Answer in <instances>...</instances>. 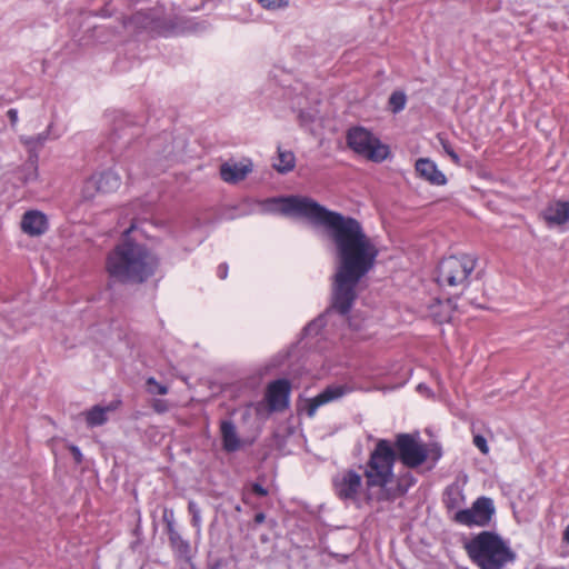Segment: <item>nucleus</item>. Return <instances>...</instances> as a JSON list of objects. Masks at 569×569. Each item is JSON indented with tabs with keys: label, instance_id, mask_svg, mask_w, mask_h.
Instances as JSON below:
<instances>
[{
	"label": "nucleus",
	"instance_id": "obj_25",
	"mask_svg": "<svg viewBox=\"0 0 569 569\" xmlns=\"http://www.w3.org/2000/svg\"><path fill=\"white\" fill-rule=\"evenodd\" d=\"M147 391L150 395H167L168 393V387L164 385L159 383L153 377H150L147 379Z\"/></svg>",
	"mask_w": 569,
	"mask_h": 569
},
{
	"label": "nucleus",
	"instance_id": "obj_47",
	"mask_svg": "<svg viewBox=\"0 0 569 569\" xmlns=\"http://www.w3.org/2000/svg\"><path fill=\"white\" fill-rule=\"evenodd\" d=\"M157 143V140L152 141L151 148H154V144Z\"/></svg>",
	"mask_w": 569,
	"mask_h": 569
},
{
	"label": "nucleus",
	"instance_id": "obj_9",
	"mask_svg": "<svg viewBox=\"0 0 569 569\" xmlns=\"http://www.w3.org/2000/svg\"><path fill=\"white\" fill-rule=\"evenodd\" d=\"M495 511L492 499L479 497L471 508L458 510L453 516V520L468 527H486L490 523Z\"/></svg>",
	"mask_w": 569,
	"mask_h": 569
},
{
	"label": "nucleus",
	"instance_id": "obj_32",
	"mask_svg": "<svg viewBox=\"0 0 569 569\" xmlns=\"http://www.w3.org/2000/svg\"><path fill=\"white\" fill-rule=\"evenodd\" d=\"M69 450H70L76 463H78V465L81 463L83 460V456H82L79 447H77L74 445H70Z\"/></svg>",
	"mask_w": 569,
	"mask_h": 569
},
{
	"label": "nucleus",
	"instance_id": "obj_33",
	"mask_svg": "<svg viewBox=\"0 0 569 569\" xmlns=\"http://www.w3.org/2000/svg\"><path fill=\"white\" fill-rule=\"evenodd\" d=\"M299 120H300L301 126H306L313 121V116L309 112L300 111Z\"/></svg>",
	"mask_w": 569,
	"mask_h": 569
},
{
	"label": "nucleus",
	"instance_id": "obj_21",
	"mask_svg": "<svg viewBox=\"0 0 569 569\" xmlns=\"http://www.w3.org/2000/svg\"><path fill=\"white\" fill-rule=\"evenodd\" d=\"M296 158L291 151L278 150V161L273 163V168L280 173H287L295 168Z\"/></svg>",
	"mask_w": 569,
	"mask_h": 569
},
{
	"label": "nucleus",
	"instance_id": "obj_24",
	"mask_svg": "<svg viewBox=\"0 0 569 569\" xmlns=\"http://www.w3.org/2000/svg\"><path fill=\"white\" fill-rule=\"evenodd\" d=\"M407 97L401 91H395L389 98V104L393 113H398L406 107Z\"/></svg>",
	"mask_w": 569,
	"mask_h": 569
},
{
	"label": "nucleus",
	"instance_id": "obj_28",
	"mask_svg": "<svg viewBox=\"0 0 569 569\" xmlns=\"http://www.w3.org/2000/svg\"><path fill=\"white\" fill-rule=\"evenodd\" d=\"M412 482H413V478L412 477L409 478V481L406 485H402L401 482H399L398 487H397V491L393 492L392 495H387L386 498L387 499H393V498H396L398 496L405 495L407 492L409 486L412 485Z\"/></svg>",
	"mask_w": 569,
	"mask_h": 569
},
{
	"label": "nucleus",
	"instance_id": "obj_35",
	"mask_svg": "<svg viewBox=\"0 0 569 569\" xmlns=\"http://www.w3.org/2000/svg\"><path fill=\"white\" fill-rule=\"evenodd\" d=\"M7 116L10 120L11 126H16L18 122V111L16 109H9Z\"/></svg>",
	"mask_w": 569,
	"mask_h": 569
},
{
	"label": "nucleus",
	"instance_id": "obj_3",
	"mask_svg": "<svg viewBox=\"0 0 569 569\" xmlns=\"http://www.w3.org/2000/svg\"><path fill=\"white\" fill-rule=\"evenodd\" d=\"M463 548L480 569H505L516 560L515 551L493 531H481L466 541Z\"/></svg>",
	"mask_w": 569,
	"mask_h": 569
},
{
	"label": "nucleus",
	"instance_id": "obj_11",
	"mask_svg": "<svg viewBox=\"0 0 569 569\" xmlns=\"http://www.w3.org/2000/svg\"><path fill=\"white\" fill-rule=\"evenodd\" d=\"M351 388L346 385H331L328 386L323 391H321L318 396L313 397L309 400L306 412L308 417H313L319 407L329 403L331 401L338 400L349 393Z\"/></svg>",
	"mask_w": 569,
	"mask_h": 569
},
{
	"label": "nucleus",
	"instance_id": "obj_14",
	"mask_svg": "<svg viewBox=\"0 0 569 569\" xmlns=\"http://www.w3.org/2000/svg\"><path fill=\"white\" fill-rule=\"evenodd\" d=\"M416 171L431 184L443 186L447 182L446 176L438 169L437 164L428 158L417 160Z\"/></svg>",
	"mask_w": 569,
	"mask_h": 569
},
{
	"label": "nucleus",
	"instance_id": "obj_37",
	"mask_svg": "<svg viewBox=\"0 0 569 569\" xmlns=\"http://www.w3.org/2000/svg\"><path fill=\"white\" fill-rule=\"evenodd\" d=\"M164 520L167 521V529H168V535H169V538H170L172 531H176L174 527H173V521L169 520L166 516H164Z\"/></svg>",
	"mask_w": 569,
	"mask_h": 569
},
{
	"label": "nucleus",
	"instance_id": "obj_45",
	"mask_svg": "<svg viewBox=\"0 0 569 569\" xmlns=\"http://www.w3.org/2000/svg\"><path fill=\"white\" fill-rule=\"evenodd\" d=\"M157 143V140L152 141L151 148H154V144Z\"/></svg>",
	"mask_w": 569,
	"mask_h": 569
},
{
	"label": "nucleus",
	"instance_id": "obj_26",
	"mask_svg": "<svg viewBox=\"0 0 569 569\" xmlns=\"http://www.w3.org/2000/svg\"><path fill=\"white\" fill-rule=\"evenodd\" d=\"M188 510L192 516V520H191L192 526L198 528V530H199L200 523H201V517H200V509H199L198 505L194 501H189Z\"/></svg>",
	"mask_w": 569,
	"mask_h": 569
},
{
	"label": "nucleus",
	"instance_id": "obj_42",
	"mask_svg": "<svg viewBox=\"0 0 569 569\" xmlns=\"http://www.w3.org/2000/svg\"><path fill=\"white\" fill-rule=\"evenodd\" d=\"M417 389L422 392V391H429L428 387L425 385V383H420L418 385Z\"/></svg>",
	"mask_w": 569,
	"mask_h": 569
},
{
	"label": "nucleus",
	"instance_id": "obj_34",
	"mask_svg": "<svg viewBox=\"0 0 569 569\" xmlns=\"http://www.w3.org/2000/svg\"><path fill=\"white\" fill-rule=\"evenodd\" d=\"M252 492L259 497H264L268 495V490L264 487H262L260 483L252 485Z\"/></svg>",
	"mask_w": 569,
	"mask_h": 569
},
{
	"label": "nucleus",
	"instance_id": "obj_18",
	"mask_svg": "<svg viewBox=\"0 0 569 569\" xmlns=\"http://www.w3.org/2000/svg\"><path fill=\"white\" fill-rule=\"evenodd\" d=\"M96 176L101 193L112 192L120 187V177L111 170Z\"/></svg>",
	"mask_w": 569,
	"mask_h": 569
},
{
	"label": "nucleus",
	"instance_id": "obj_16",
	"mask_svg": "<svg viewBox=\"0 0 569 569\" xmlns=\"http://www.w3.org/2000/svg\"><path fill=\"white\" fill-rule=\"evenodd\" d=\"M222 448L227 452H234L241 448V440L237 433L234 423L231 420H223L220 423Z\"/></svg>",
	"mask_w": 569,
	"mask_h": 569
},
{
	"label": "nucleus",
	"instance_id": "obj_13",
	"mask_svg": "<svg viewBox=\"0 0 569 569\" xmlns=\"http://www.w3.org/2000/svg\"><path fill=\"white\" fill-rule=\"evenodd\" d=\"M22 231L31 237L43 234L48 230V220L44 213L38 210L24 212L21 219Z\"/></svg>",
	"mask_w": 569,
	"mask_h": 569
},
{
	"label": "nucleus",
	"instance_id": "obj_41",
	"mask_svg": "<svg viewBox=\"0 0 569 569\" xmlns=\"http://www.w3.org/2000/svg\"><path fill=\"white\" fill-rule=\"evenodd\" d=\"M563 540L569 543V525L567 526V528L565 529L563 531Z\"/></svg>",
	"mask_w": 569,
	"mask_h": 569
},
{
	"label": "nucleus",
	"instance_id": "obj_27",
	"mask_svg": "<svg viewBox=\"0 0 569 569\" xmlns=\"http://www.w3.org/2000/svg\"><path fill=\"white\" fill-rule=\"evenodd\" d=\"M263 8L267 9H280L286 8L289 4L288 0H258Z\"/></svg>",
	"mask_w": 569,
	"mask_h": 569
},
{
	"label": "nucleus",
	"instance_id": "obj_8",
	"mask_svg": "<svg viewBox=\"0 0 569 569\" xmlns=\"http://www.w3.org/2000/svg\"><path fill=\"white\" fill-rule=\"evenodd\" d=\"M393 448L397 458L408 468H417L428 458L426 446L410 433H399Z\"/></svg>",
	"mask_w": 569,
	"mask_h": 569
},
{
	"label": "nucleus",
	"instance_id": "obj_6",
	"mask_svg": "<svg viewBox=\"0 0 569 569\" xmlns=\"http://www.w3.org/2000/svg\"><path fill=\"white\" fill-rule=\"evenodd\" d=\"M477 259L472 256H450L441 260L438 267L437 281L439 284L457 287L465 284L470 273L475 270Z\"/></svg>",
	"mask_w": 569,
	"mask_h": 569
},
{
	"label": "nucleus",
	"instance_id": "obj_23",
	"mask_svg": "<svg viewBox=\"0 0 569 569\" xmlns=\"http://www.w3.org/2000/svg\"><path fill=\"white\" fill-rule=\"evenodd\" d=\"M171 547L180 555L187 556L190 550V545L187 540H184L179 532L172 531L171 537L169 538Z\"/></svg>",
	"mask_w": 569,
	"mask_h": 569
},
{
	"label": "nucleus",
	"instance_id": "obj_15",
	"mask_svg": "<svg viewBox=\"0 0 569 569\" xmlns=\"http://www.w3.org/2000/svg\"><path fill=\"white\" fill-rule=\"evenodd\" d=\"M251 170V164L224 162L220 167V176L228 183H237L243 180Z\"/></svg>",
	"mask_w": 569,
	"mask_h": 569
},
{
	"label": "nucleus",
	"instance_id": "obj_4",
	"mask_svg": "<svg viewBox=\"0 0 569 569\" xmlns=\"http://www.w3.org/2000/svg\"><path fill=\"white\" fill-rule=\"evenodd\" d=\"M397 461V452L393 445L386 439H379L375 449L370 452L365 468L366 483L368 488H386L393 479V466Z\"/></svg>",
	"mask_w": 569,
	"mask_h": 569
},
{
	"label": "nucleus",
	"instance_id": "obj_40",
	"mask_svg": "<svg viewBox=\"0 0 569 569\" xmlns=\"http://www.w3.org/2000/svg\"><path fill=\"white\" fill-rule=\"evenodd\" d=\"M431 453H432V458H433L435 460H438V459L441 457V450H440V448H436L435 450H432V451H431Z\"/></svg>",
	"mask_w": 569,
	"mask_h": 569
},
{
	"label": "nucleus",
	"instance_id": "obj_5",
	"mask_svg": "<svg viewBox=\"0 0 569 569\" xmlns=\"http://www.w3.org/2000/svg\"><path fill=\"white\" fill-rule=\"evenodd\" d=\"M126 29L134 31H148L157 36H168L178 27L177 20L172 17H164L161 8H153L148 11H139L123 21Z\"/></svg>",
	"mask_w": 569,
	"mask_h": 569
},
{
	"label": "nucleus",
	"instance_id": "obj_36",
	"mask_svg": "<svg viewBox=\"0 0 569 569\" xmlns=\"http://www.w3.org/2000/svg\"><path fill=\"white\" fill-rule=\"evenodd\" d=\"M227 273H228V266L226 263H222L218 267V276L221 278V279H226L227 277Z\"/></svg>",
	"mask_w": 569,
	"mask_h": 569
},
{
	"label": "nucleus",
	"instance_id": "obj_10",
	"mask_svg": "<svg viewBox=\"0 0 569 569\" xmlns=\"http://www.w3.org/2000/svg\"><path fill=\"white\" fill-rule=\"evenodd\" d=\"M332 483L340 500L356 502L362 488V476L352 469H348L338 473Z\"/></svg>",
	"mask_w": 569,
	"mask_h": 569
},
{
	"label": "nucleus",
	"instance_id": "obj_20",
	"mask_svg": "<svg viewBox=\"0 0 569 569\" xmlns=\"http://www.w3.org/2000/svg\"><path fill=\"white\" fill-rule=\"evenodd\" d=\"M443 502L449 510L459 508L465 502V496L458 487H449L446 489Z\"/></svg>",
	"mask_w": 569,
	"mask_h": 569
},
{
	"label": "nucleus",
	"instance_id": "obj_31",
	"mask_svg": "<svg viewBox=\"0 0 569 569\" xmlns=\"http://www.w3.org/2000/svg\"><path fill=\"white\" fill-rule=\"evenodd\" d=\"M441 144H442V148H443L445 152L451 158V160L455 163H459L460 162V158L457 154V152L452 149L450 143L448 141L442 140Z\"/></svg>",
	"mask_w": 569,
	"mask_h": 569
},
{
	"label": "nucleus",
	"instance_id": "obj_44",
	"mask_svg": "<svg viewBox=\"0 0 569 569\" xmlns=\"http://www.w3.org/2000/svg\"><path fill=\"white\" fill-rule=\"evenodd\" d=\"M169 154H170L169 151H166V150L163 151V157H168Z\"/></svg>",
	"mask_w": 569,
	"mask_h": 569
},
{
	"label": "nucleus",
	"instance_id": "obj_19",
	"mask_svg": "<svg viewBox=\"0 0 569 569\" xmlns=\"http://www.w3.org/2000/svg\"><path fill=\"white\" fill-rule=\"evenodd\" d=\"M109 407L93 406L86 413V422L88 427L93 428L102 426L108 421Z\"/></svg>",
	"mask_w": 569,
	"mask_h": 569
},
{
	"label": "nucleus",
	"instance_id": "obj_38",
	"mask_svg": "<svg viewBox=\"0 0 569 569\" xmlns=\"http://www.w3.org/2000/svg\"><path fill=\"white\" fill-rule=\"evenodd\" d=\"M266 520V515L263 512H258L256 516H254V522L257 525H260L262 522H264Z\"/></svg>",
	"mask_w": 569,
	"mask_h": 569
},
{
	"label": "nucleus",
	"instance_id": "obj_12",
	"mask_svg": "<svg viewBox=\"0 0 569 569\" xmlns=\"http://www.w3.org/2000/svg\"><path fill=\"white\" fill-rule=\"evenodd\" d=\"M290 382L287 379L272 381L268 387L267 398L272 410H283L289 405Z\"/></svg>",
	"mask_w": 569,
	"mask_h": 569
},
{
	"label": "nucleus",
	"instance_id": "obj_1",
	"mask_svg": "<svg viewBox=\"0 0 569 569\" xmlns=\"http://www.w3.org/2000/svg\"><path fill=\"white\" fill-rule=\"evenodd\" d=\"M278 201L282 214L305 217L330 231L338 260L331 308L341 316L348 315L357 299L360 280L375 267L379 253L377 247L352 217L328 210L308 197L289 196Z\"/></svg>",
	"mask_w": 569,
	"mask_h": 569
},
{
	"label": "nucleus",
	"instance_id": "obj_7",
	"mask_svg": "<svg viewBox=\"0 0 569 569\" xmlns=\"http://www.w3.org/2000/svg\"><path fill=\"white\" fill-rule=\"evenodd\" d=\"M347 142L356 153L375 162L383 161L389 153L388 147L365 128L350 129L347 133Z\"/></svg>",
	"mask_w": 569,
	"mask_h": 569
},
{
	"label": "nucleus",
	"instance_id": "obj_30",
	"mask_svg": "<svg viewBox=\"0 0 569 569\" xmlns=\"http://www.w3.org/2000/svg\"><path fill=\"white\" fill-rule=\"evenodd\" d=\"M151 407L158 413H163L169 410L168 402L163 399H153Z\"/></svg>",
	"mask_w": 569,
	"mask_h": 569
},
{
	"label": "nucleus",
	"instance_id": "obj_29",
	"mask_svg": "<svg viewBox=\"0 0 569 569\" xmlns=\"http://www.w3.org/2000/svg\"><path fill=\"white\" fill-rule=\"evenodd\" d=\"M473 445L483 453L487 455L489 452V447L487 445V440L481 435H476L473 437Z\"/></svg>",
	"mask_w": 569,
	"mask_h": 569
},
{
	"label": "nucleus",
	"instance_id": "obj_39",
	"mask_svg": "<svg viewBox=\"0 0 569 569\" xmlns=\"http://www.w3.org/2000/svg\"><path fill=\"white\" fill-rule=\"evenodd\" d=\"M316 326H318V327L322 326V319H321V318H320V319H318L317 321L312 322V323H309V325L306 327V329H305V330H306V331H311V330L313 329V327H316Z\"/></svg>",
	"mask_w": 569,
	"mask_h": 569
},
{
	"label": "nucleus",
	"instance_id": "obj_17",
	"mask_svg": "<svg viewBox=\"0 0 569 569\" xmlns=\"http://www.w3.org/2000/svg\"><path fill=\"white\" fill-rule=\"evenodd\" d=\"M543 217L549 224L560 226L569 221V202L556 201L543 211Z\"/></svg>",
	"mask_w": 569,
	"mask_h": 569
},
{
	"label": "nucleus",
	"instance_id": "obj_22",
	"mask_svg": "<svg viewBox=\"0 0 569 569\" xmlns=\"http://www.w3.org/2000/svg\"><path fill=\"white\" fill-rule=\"evenodd\" d=\"M98 192H100V189L99 182H97V176H91L82 186L81 197L83 200L89 201L92 200Z\"/></svg>",
	"mask_w": 569,
	"mask_h": 569
},
{
	"label": "nucleus",
	"instance_id": "obj_2",
	"mask_svg": "<svg viewBox=\"0 0 569 569\" xmlns=\"http://www.w3.org/2000/svg\"><path fill=\"white\" fill-rule=\"evenodd\" d=\"M131 226L123 239L108 253L106 269L113 282L140 284L154 274L157 257L144 246L129 238Z\"/></svg>",
	"mask_w": 569,
	"mask_h": 569
},
{
	"label": "nucleus",
	"instance_id": "obj_46",
	"mask_svg": "<svg viewBox=\"0 0 569 569\" xmlns=\"http://www.w3.org/2000/svg\"><path fill=\"white\" fill-rule=\"evenodd\" d=\"M157 143V140L152 141L151 148H154V144Z\"/></svg>",
	"mask_w": 569,
	"mask_h": 569
},
{
	"label": "nucleus",
	"instance_id": "obj_43",
	"mask_svg": "<svg viewBox=\"0 0 569 569\" xmlns=\"http://www.w3.org/2000/svg\"><path fill=\"white\" fill-rule=\"evenodd\" d=\"M37 140H38L39 142H42V141L44 140V137H42L41 134H39V136L37 137Z\"/></svg>",
	"mask_w": 569,
	"mask_h": 569
}]
</instances>
